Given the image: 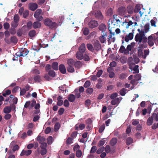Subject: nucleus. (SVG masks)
<instances>
[{
    "label": "nucleus",
    "mask_w": 158,
    "mask_h": 158,
    "mask_svg": "<svg viewBox=\"0 0 158 158\" xmlns=\"http://www.w3.org/2000/svg\"><path fill=\"white\" fill-rule=\"evenodd\" d=\"M107 15L108 16H111L113 14V10L112 8H109L107 11Z\"/></svg>",
    "instance_id": "obj_50"
},
{
    "label": "nucleus",
    "mask_w": 158,
    "mask_h": 158,
    "mask_svg": "<svg viewBox=\"0 0 158 158\" xmlns=\"http://www.w3.org/2000/svg\"><path fill=\"white\" fill-rule=\"evenodd\" d=\"M94 48L97 51H98L101 48V44L98 40H96L93 44Z\"/></svg>",
    "instance_id": "obj_10"
},
{
    "label": "nucleus",
    "mask_w": 158,
    "mask_h": 158,
    "mask_svg": "<svg viewBox=\"0 0 158 158\" xmlns=\"http://www.w3.org/2000/svg\"><path fill=\"white\" fill-rule=\"evenodd\" d=\"M96 146H93L91 148L90 152V153H94L96 152Z\"/></svg>",
    "instance_id": "obj_55"
},
{
    "label": "nucleus",
    "mask_w": 158,
    "mask_h": 158,
    "mask_svg": "<svg viewBox=\"0 0 158 158\" xmlns=\"http://www.w3.org/2000/svg\"><path fill=\"white\" fill-rule=\"evenodd\" d=\"M86 47L87 49L89 51L93 52L94 50V48L93 45L89 43L87 44H86Z\"/></svg>",
    "instance_id": "obj_31"
},
{
    "label": "nucleus",
    "mask_w": 158,
    "mask_h": 158,
    "mask_svg": "<svg viewBox=\"0 0 158 158\" xmlns=\"http://www.w3.org/2000/svg\"><path fill=\"white\" fill-rule=\"evenodd\" d=\"M126 48H125L124 46L123 45H122L120 47L119 49V52L121 53H123L124 54L127 55V53L125 52Z\"/></svg>",
    "instance_id": "obj_29"
},
{
    "label": "nucleus",
    "mask_w": 158,
    "mask_h": 158,
    "mask_svg": "<svg viewBox=\"0 0 158 158\" xmlns=\"http://www.w3.org/2000/svg\"><path fill=\"white\" fill-rule=\"evenodd\" d=\"M137 31L139 33H137L135 36V40L139 44V48H147L148 47L147 38L145 36L144 31H141L139 29H138Z\"/></svg>",
    "instance_id": "obj_1"
},
{
    "label": "nucleus",
    "mask_w": 158,
    "mask_h": 158,
    "mask_svg": "<svg viewBox=\"0 0 158 158\" xmlns=\"http://www.w3.org/2000/svg\"><path fill=\"white\" fill-rule=\"evenodd\" d=\"M32 48L33 50L37 52H38L40 50V49L39 46H36L35 45L32 46Z\"/></svg>",
    "instance_id": "obj_61"
},
{
    "label": "nucleus",
    "mask_w": 158,
    "mask_h": 158,
    "mask_svg": "<svg viewBox=\"0 0 158 158\" xmlns=\"http://www.w3.org/2000/svg\"><path fill=\"white\" fill-rule=\"evenodd\" d=\"M153 118L152 116L148 118L147 122V125L148 126H150L152 124L153 121Z\"/></svg>",
    "instance_id": "obj_27"
},
{
    "label": "nucleus",
    "mask_w": 158,
    "mask_h": 158,
    "mask_svg": "<svg viewBox=\"0 0 158 158\" xmlns=\"http://www.w3.org/2000/svg\"><path fill=\"white\" fill-rule=\"evenodd\" d=\"M19 18L18 14L15 15L14 17V21L18 23L19 21Z\"/></svg>",
    "instance_id": "obj_49"
},
{
    "label": "nucleus",
    "mask_w": 158,
    "mask_h": 158,
    "mask_svg": "<svg viewBox=\"0 0 158 158\" xmlns=\"http://www.w3.org/2000/svg\"><path fill=\"white\" fill-rule=\"evenodd\" d=\"M126 91L127 89L124 88H123L120 91V95L122 96L125 95L126 94Z\"/></svg>",
    "instance_id": "obj_44"
},
{
    "label": "nucleus",
    "mask_w": 158,
    "mask_h": 158,
    "mask_svg": "<svg viewBox=\"0 0 158 158\" xmlns=\"http://www.w3.org/2000/svg\"><path fill=\"white\" fill-rule=\"evenodd\" d=\"M105 143V140L104 139H102L100 140L98 143V147L103 146Z\"/></svg>",
    "instance_id": "obj_46"
},
{
    "label": "nucleus",
    "mask_w": 158,
    "mask_h": 158,
    "mask_svg": "<svg viewBox=\"0 0 158 158\" xmlns=\"http://www.w3.org/2000/svg\"><path fill=\"white\" fill-rule=\"evenodd\" d=\"M40 148L41 149H46V148L47 146V144L46 143L44 142L40 143Z\"/></svg>",
    "instance_id": "obj_60"
},
{
    "label": "nucleus",
    "mask_w": 158,
    "mask_h": 158,
    "mask_svg": "<svg viewBox=\"0 0 158 158\" xmlns=\"http://www.w3.org/2000/svg\"><path fill=\"white\" fill-rule=\"evenodd\" d=\"M89 27L90 28H93L97 27L98 25L97 21L92 20L89 23Z\"/></svg>",
    "instance_id": "obj_8"
},
{
    "label": "nucleus",
    "mask_w": 158,
    "mask_h": 158,
    "mask_svg": "<svg viewBox=\"0 0 158 158\" xmlns=\"http://www.w3.org/2000/svg\"><path fill=\"white\" fill-rule=\"evenodd\" d=\"M40 21H37L33 23V27L34 29L40 28L41 26V24Z\"/></svg>",
    "instance_id": "obj_17"
},
{
    "label": "nucleus",
    "mask_w": 158,
    "mask_h": 158,
    "mask_svg": "<svg viewBox=\"0 0 158 158\" xmlns=\"http://www.w3.org/2000/svg\"><path fill=\"white\" fill-rule=\"evenodd\" d=\"M44 24L47 26L51 28H56L57 27V23L48 18H46L44 20Z\"/></svg>",
    "instance_id": "obj_3"
},
{
    "label": "nucleus",
    "mask_w": 158,
    "mask_h": 158,
    "mask_svg": "<svg viewBox=\"0 0 158 158\" xmlns=\"http://www.w3.org/2000/svg\"><path fill=\"white\" fill-rule=\"evenodd\" d=\"M117 139L115 138H112L110 141V144L111 146H114L116 145L117 143Z\"/></svg>",
    "instance_id": "obj_26"
},
{
    "label": "nucleus",
    "mask_w": 158,
    "mask_h": 158,
    "mask_svg": "<svg viewBox=\"0 0 158 158\" xmlns=\"http://www.w3.org/2000/svg\"><path fill=\"white\" fill-rule=\"evenodd\" d=\"M153 118H154L156 121H158V113L157 114L154 113L152 115Z\"/></svg>",
    "instance_id": "obj_64"
},
{
    "label": "nucleus",
    "mask_w": 158,
    "mask_h": 158,
    "mask_svg": "<svg viewBox=\"0 0 158 158\" xmlns=\"http://www.w3.org/2000/svg\"><path fill=\"white\" fill-rule=\"evenodd\" d=\"M148 40V41H147V42H148V45L150 47L152 46L154 44L153 36L152 35L149 36L147 39Z\"/></svg>",
    "instance_id": "obj_12"
},
{
    "label": "nucleus",
    "mask_w": 158,
    "mask_h": 158,
    "mask_svg": "<svg viewBox=\"0 0 158 158\" xmlns=\"http://www.w3.org/2000/svg\"><path fill=\"white\" fill-rule=\"evenodd\" d=\"M10 33L12 35H14L16 32V30L15 28H11L10 29Z\"/></svg>",
    "instance_id": "obj_63"
},
{
    "label": "nucleus",
    "mask_w": 158,
    "mask_h": 158,
    "mask_svg": "<svg viewBox=\"0 0 158 158\" xmlns=\"http://www.w3.org/2000/svg\"><path fill=\"white\" fill-rule=\"evenodd\" d=\"M60 127V124L59 123H56L54 126V130L55 131H56L59 129Z\"/></svg>",
    "instance_id": "obj_42"
},
{
    "label": "nucleus",
    "mask_w": 158,
    "mask_h": 158,
    "mask_svg": "<svg viewBox=\"0 0 158 158\" xmlns=\"http://www.w3.org/2000/svg\"><path fill=\"white\" fill-rule=\"evenodd\" d=\"M105 36H106V35H103V34L99 38V40L102 43H104L106 41Z\"/></svg>",
    "instance_id": "obj_35"
},
{
    "label": "nucleus",
    "mask_w": 158,
    "mask_h": 158,
    "mask_svg": "<svg viewBox=\"0 0 158 158\" xmlns=\"http://www.w3.org/2000/svg\"><path fill=\"white\" fill-rule=\"evenodd\" d=\"M59 69L62 74H65L66 72V68L63 64H60L59 66Z\"/></svg>",
    "instance_id": "obj_15"
},
{
    "label": "nucleus",
    "mask_w": 158,
    "mask_h": 158,
    "mask_svg": "<svg viewBox=\"0 0 158 158\" xmlns=\"http://www.w3.org/2000/svg\"><path fill=\"white\" fill-rule=\"evenodd\" d=\"M118 11L119 15H124L125 17H127L125 16V15L127 13V11L125 7L123 6L120 7L118 8Z\"/></svg>",
    "instance_id": "obj_6"
},
{
    "label": "nucleus",
    "mask_w": 158,
    "mask_h": 158,
    "mask_svg": "<svg viewBox=\"0 0 158 158\" xmlns=\"http://www.w3.org/2000/svg\"><path fill=\"white\" fill-rule=\"evenodd\" d=\"M29 52V51H27V49L26 48H21L19 50V52H18L16 53V55L17 56L16 57V59H15L13 58V60H18V57L19 56H24L28 54Z\"/></svg>",
    "instance_id": "obj_2"
},
{
    "label": "nucleus",
    "mask_w": 158,
    "mask_h": 158,
    "mask_svg": "<svg viewBox=\"0 0 158 158\" xmlns=\"http://www.w3.org/2000/svg\"><path fill=\"white\" fill-rule=\"evenodd\" d=\"M28 6L29 9L32 11L35 10L38 7L37 4L35 3H30Z\"/></svg>",
    "instance_id": "obj_11"
},
{
    "label": "nucleus",
    "mask_w": 158,
    "mask_h": 158,
    "mask_svg": "<svg viewBox=\"0 0 158 158\" xmlns=\"http://www.w3.org/2000/svg\"><path fill=\"white\" fill-rule=\"evenodd\" d=\"M36 140L40 144L44 142L45 139L44 137L41 136V135H39L36 138Z\"/></svg>",
    "instance_id": "obj_19"
},
{
    "label": "nucleus",
    "mask_w": 158,
    "mask_h": 158,
    "mask_svg": "<svg viewBox=\"0 0 158 158\" xmlns=\"http://www.w3.org/2000/svg\"><path fill=\"white\" fill-rule=\"evenodd\" d=\"M140 7L139 5H136L135 6V8L134 9V12L135 13H138L140 10Z\"/></svg>",
    "instance_id": "obj_56"
},
{
    "label": "nucleus",
    "mask_w": 158,
    "mask_h": 158,
    "mask_svg": "<svg viewBox=\"0 0 158 158\" xmlns=\"http://www.w3.org/2000/svg\"><path fill=\"white\" fill-rule=\"evenodd\" d=\"M48 74L49 76L53 77H55L56 75V73L55 72L52 70H49L48 72Z\"/></svg>",
    "instance_id": "obj_39"
},
{
    "label": "nucleus",
    "mask_w": 158,
    "mask_h": 158,
    "mask_svg": "<svg viewBox=\"0 0 158 158\" xmlns=\"http://www.w3.org/2000/svg\"><path fill=\"white\" fill-rule=\"evenodd\" d=\"M36 31L34 30H32L30 31L28 33L29 36L31 37H34L35 35Z\"/></svg>",
    "instance_id": "obj_37"
},
{
    "label": "nucleus",
    "mask_w": 158,
    "mask_h": 158,
    "mask_svg": "<svg viewBox=\"0 0 158 158\" xmlns=\"http://www.w3.org/2000/svg\"><path fill=\"white\" fill-rule=\"evenodd\" d=\"M34 79L36 83H40L42 81L41 76L39 75L35 76L34 77Z\"/></svg>",
    "instance_id": "obj_22"
},
{
    "label": "nucleus",
    "mask_w": 158,
    "mask_h": 158,
    "mask_svg": "<svg viewBox=\"0 0 158 158\" xmlns=\"http://www.w3.org/2000/svg\"><path fill=\"white\" fill-rule=\"evenodd\" d=\"M42 12L41 9H38L36 10L34 14V16L36 20L41 21L43 19V16L41 15Z\"/></svg>",
    "instance_id": "obj_5"
},
{
    "label": "nucleus",
    "mask_w": 158,
    "mask_h": 158,
    "mask_svg": "<svg viewBox=\"0 0 158 158\" xmlns=\"http://www.w3.org/2000/svg\"><path fill=\"white\" fill-rule=\"evenodd\" d=\"M27 25L28 29H31L32 28L33 24L31 21H29L27 23Z\"/></svg>",
    "instance_id": "obj_58"
},
{
    "label": "nucleus",
    "mask_w": 158,
    "mask_h": 158,
    "mask_svg": "<svg viewBox=\"0 0 158 158\" xmlns=\"http://www.w3.org/2000/svg\"><path fill=\"white\" fill-rule=\"evenodd\" d=\"M105 150V147H102L99 148L97 151L96 152L98 154H100L102 153Z\"/></svg>",
    "instance_id": "obj_43"
},
{
    "label": "nucleus",
    "mask_w": 158,
    "mask_h": 158,
    "mask_svg": "<svg viewBox=\"0 0 158 158\" xmlns=\"http://www.w3.org/2000/svg\"><path fill=\"white\" fill-rule=\"evenodd\" d=\"M74 65L75 68L79 69L82 66V63L79 61H77L75 62L74 61Z\"/></svg>",
    "instance_id": "obj_25"
},
{
    "label": "nucleus",
    "mask_w": 158,
    "mask_h": 158,
    "mask_svg": "<svg viewBox=\"0 0 158 158\" xmlns=\"http://www.w3.org/2000/svg\"><path fill=\"white\" fill-rule=\"evenodd\" d=\"M18 25V22L12 21L11 23V26L13 28L16 27Z\"/></svg>",
    "instance_id": "obj_53"
},
{
    "label": "nucleus",
    "mask_w": 158,
    "mask_h": 158,
    "mask_svg": "<svg viewBox=\"0 0 158 158\" xmlns=\"http://www.w3.org/2000/svg\"><path fill=\"white\" fill-rule=\"evenodd\" d=\"M90 82L89 81H86L85 83L84 86L85 88H87L90 86Z\"/></svg>",
    "instance_id": "obj_62"
},
{
    "label": "nucleus",
    "mask_w": 158,
    "mask_h": 158,
    "mask_svg": "<svg viewBox=\"0 0 158 158\" xmlns=\"http://www.w3.org/2000/svg\"><path fill=\"white\" fill-rule=\"evenodd\" d=\"M98 28L99 30L101 31L102 33H103V35H106V34L107 28L104 24H101L99 26Z\"/></svg>",
    "instance_id": "obj_7"
},
{
    "label": "nucleus",
    "mask_w": 158,
    "mask_h": 158,
    "mask_svg": "<svg viewBox=\"0 0 158 158\" xmlns=\"http://www.w3.org/2000/svg\"><path fill=\"white\" fill-rule=\"evenodd\" d=\"M74 63V61L72 59H70L68 60V66L67 67V69L68 72L71 73L74 72L75 70L73 67Z\"/></svg>",
    "instance_id": "obj_4"
},
{
    "label": "nucleus",
    "mask_w": 158,
    "mask_h": 158,
    "mask_svg": "<svg viewBox=\"0 0 158 158\" xmlns=\"http://www.w3.org/2000/svg\"><path fill=\"white\" fill-rule=\"evenodd\" d=\"M11 111V108L10 106H6L3 110V112L4 113L8 114L10 113Z\"/></svg>",
    "instance_id": "obj_33"
},
{
    "label": "nucleus",
    "mask_w": 158,
    "mask_h": 158,
    "mask_svg": "<svg viewBox=\"0 0 158 158\" xmlns=\"http://www.w3.org/2000/svg\"><path fill=\"white\" fill-rule=\"evenodd\" d=\"M86 123L88 125V127H89V125H91L92 121L90 118H89L86 120Z\"/></svg>",
    "instance_id": "obj_54"
},
{
    "label": "nucleus",
    "mask_w": 158,
    "mask_h": 158,
    "mask_svg": "<svg viewBox=\"0 0 158 158\" xmlns=\"http://www.w3.org/2000/svg\"><path fill=\"white\" fill-rule=\"evenodd\" d=\"M73 139L71 137H68L66 139V143L67 145H69L73 143Z\"/></svg>",
    "instance_id": "obj_36"
},
{
    "label": "nucleus",
    "mask_w": 158,
    "mask_h": 158,
    "mask_svg": "<svg viewBox=\"0 0 158 158\" xmlns=\"http://www.w3.org/2000/svg\"><path fill=\"white\" fill-rule=\"evenodd\" d=\"M112 99L111 102V104L112 105H115L119 103V99L118 98H116Z\"/></svg>",
    "instance_id": "obj_24"
},
{
    "label": "nucleus",
    "mask_w": 158,
    "mask_h": 158,
    "mask_svg": "<svg viewBox=\"0 0 158 158\" xmlns=\"http://www.w3.org/2000/svg\"><path fill=\"white\" fill-rule=\"evenodd\" d=\"M127 77V76L126 73H122L120 75L119 78L121 80H123L125 79Z\"/></svg>",
    "instance_id": "obj_45"
},
{
    "label": "nucleus",
    "mask_w": 158,
    "mask_h": 158,
    "mask_svg": "<svg viewBox=\"0 0 158 158\" xmlns=\"http://www.w3.org/2000/svg\"><path fill=\"white\" fill-rule=\"evenodd\" d=\"M53 138L52 136H50L47 139V143L49 145L51 144L52 142Z\"/></svg>",
    "instance_id": "obj_52"
},
{
    "label": "nucleus",
    "mask_w": 158,
    "mask_h": 158,
    "mask_svg": "<svg viewBox=\"0 0 158 158\" xmlns=\"http://www.w3.org/2000/svg\"><path fill=\"white\" fill-rule=\"evenodd\" d=\"M82 154V152L80 150H78L76 151V156L77 157H80L81 156Z\"/></svg>",
    "instance_id": "obj_40"
},
{
    "label": "nucleus",
    "mask_w": 158,
    "mask_h": 158,
    "mask_svg": "<svg viewBox=\"0 0 158 158\" xmlns=\"http://www.w3.org/2000/svg\"><path fill=\"white\" fill-rule=\"evenodd\" d=\"M58 63L57 62H54L52 64V67L54 70H58Z\"/></svg>",
    "instance_id": "obj_28"
},
{
    "label": "nucleus",
    "mask_w": 158,
    "mask_h": 158,
    "mask_svg": "<svg viewBox=\"0 0 158 158\" xmlns=\"http://www.w3.org/2000/svg\"><path fill=\"white\" fill-rule=\"evenodd\" d=\"M95 16L96 18L98 19H102L103 18L102 13L99 11L96 12L95 14Z\"/></svg>",
    "instance_id": "obj_21"
},
{
    "label": "nucleus",
    "mask_w": 158,
    "mask_h": 158,
    "mask_svg": "<svg viewBox=\"0 0 158 158\" xmlns=\"http://www.w3.org/2000/svg\"><path fill=\"white\" fill-rule=\"evenodd\" d=\"M133 38V33H130L127 35H126L125 38V40L126 42H128L130 40H131Z\"/></svg>",
    "instance_id": "obj_14"
},
{
    "label": "nucleus",
    "mask_w": 158,
    "mask_h": 158,
    "mask_svg": "<svg viewBox=\"0 0 158 158\" xmlns=\"http://www.w3.org/2000/svg\"><path fill=\"white\" fill-rule=\"evenodd\" d=\"M133 142V139L131 137H128L126 139V143L127 145L131 144Z\"/></svg>",
    "instance_id": "obj_34"
},
{
    "label": "nucleus",
    "mask_w": 158,
    "mask_h": 158,
    "mask_svg": "<svg viewBox=\"0 0 158 158\" xmlns=\"http://www.w3.org/2000/svg\"><path fill=\"white\" fill-rule=\"evenodd\" d=\"M68 99L70 102H74L75 100V96L73 94H70L68 95Z\"/></svg>",
    "instance_id": "obj_23"
},
{
    "label": "nucleus",
    "mask_w": 158,
    "mask_h": 158,
    "mask_svg": "<svg viewBox=\"0 0 158 158\" xmlns=\"http://www.w3.org/2000/svg\"><path fill=\"white\" fill-rule=\"evenodd\" d=\"M86 50L85 44L84 43H82L80 45L78 48V51L79 52L84 53Z\"/></svg>",
    "instance_id": "obj_16"
},
{
    "label": "nucleus",
    "mask_w": 158,
    "mask_h": 158,
    "mask_svg": "<svg viewBox=\"0 0 158 158\" xmlns=\"http://www.w3.org/2000/svg\"><path fill=\"white\" fill-rule=\"evenodd\" d=\"M3 27L4 29L7 30L9 28L10 26L8 23L6 22L4 23Z\"/></svg>",
    "instance_id": "obj_47"
},
{
    "label": "nucleus",
    "mask_w": 158,
    "mask_h": 158,
    "mask_svg": "<svg viewBox=\"0 0 158 158\" xmlns=\"http://www.w3.org/2000/svg\"><path fill=\"white\" fill-rule=\"evenodd\" d=\"M10 43L15 44L18 42V39L17 37L15 36H12L10 37Z\"/></svg>",
    "instance_id": "obj_32"
},
{
    "label": "nucleus",
    "mask_w": 158,
    "mask_h": 158,
    "mask_svg": "<svg viewBox=\"0 0 158 158\" xmlns=\"http://www.w3.org/2000/svg\"><path fill=\"white\" fill-rule=\"evenodd\" d=\"M127 12L129 14H132L134 11V7L133 6L129 5L127 7Z\"/></svg>",
    "instance_id": "obj_18"
},
{
    "label": "nucleus",
    "mask_w": 158,
    "mask_h": 158,
    "mask_svg": "<svg viewBox=\"0 0 158 158\" xmlns=\"http://www.w3.org/2000/svg\"><path fill=\"white\" fill-rule=\"evenodd\" d=\"M135 45V43L134 42H132L130 44L127 45V48H126V50L125 52L127 53V54L129 53V52L131 51L132 49L134 47Z\"/></svg>",
    "instance_id": "obj_9"
},
{
    "label": "nucleus",
    "mask_w": 158,
    "mask_h": 158,
    "mask_svg": "<svg viewBox=\"0 0 158 158\" xmlns=\"http://www.w3.org/2000/svg\"><path fill=\"white\" fill-rule=\"evenodd\" d=\"M105 125L104 123L99 128V132L100 133H102L103 131H104L105 129Z\"/></svg>",
    "instance_id": "obj_41"
},
{
    "label": "nucleus",
    "mask_w": 158,
    "mask_h": 158,
    "mask_svg": "<svg viewBox=\"0 0 158 158\" xmlns=\"http://www.w3.org/2000/svg\"><path fill=\"white\" fill-rule=\"evenodd\" d=\"M83 53L78 51L76 54V57L79 60H81L83 59Z\"/></svg>",
    "instance_id": "obj_20"
},
{
    "label": "nucleus",
    "mask_w": 158,
    "mask_h": 158,
    "mask_svg": "<svg viewBox=\"0 0 158 158\" xmlns=\"http://www.w3.org/2000/svg\"><path fill=\"white\" fill-rule=\"evenodd\" d=\"M144 31H143L144 34L147 33L148 32L149 29V23L146 24L144 27Z\"/></svg>",
    "instance_id": "obj_38"
},
{
    "label": "nucleus",
    "mask_w": 158,
    "mask_h": 158,
    "mask_svg": "<svg viewBox=\"0 0 158 158\" xmlns=\"http://www.w3.org/2000/svg\"><path fill=\"white\" fill-rule=\"evenodd\" d=\"M47 152V150L46 149H41L40 151V154L41 155L44 156L45 155Z\"/></svg>",
    "instance_id": "obj_59"
},
{
    "label": "nucleus",
    "mask_w": 158,
    "mask_h": 158,
    "mask_svg": "<svg viewBox=\"0 0 158 158\" xmlns=\"http://www.w3.org/2000/svg\"><path fill=\"white\" fill-rule=\"evenodd\" d=\"M91 104V101L89 99H87L85 101V105L87 107H89Z\"/></svg>",
    "instance_id": "obj_57"
},
{
    "label": "nucleus",
    "mask_w": 158,
    "mask_h": 158,
    "mask_svg": "<svg viewBox=\"0 0 158 158\" xmlns=\"http://www.w3.org/2000/svg\"><path fill=\"white\" fill-rule=\"evenodd\" d=\"M32 153V150H23L20 154V156H28L30 155Z\"/></svg>",
    "instance_id": "obj_13"
},
{
    "label": "nucleus",
    "mask_w": 158,
    "mask_h": 158,
    "mask_svg": "<svg viewBox=\"0 0 158 158\" xmlns=\"http://www.w3.org/2000/svg\"><path fill=\"white\" fill-rule=\"evenodd\" d=\"M107 153H113L114 152H112L111 151L110 147V146L108 145H107L106 146L105 148V150H104Z\"/></svg>",
    "instance_id": "obj_30"
},
{
    "label": "nucleus",
    "mask_w": 158,
    "mask_h": 158,
    "mask_svg": "<svg viewBox=\"0 0 158 158\" xmlns=\"http://www.w3.org/2000/svg\"><path fill=\"white\" fill-rule=\"evenodd\" d=\"M93 91V89L91 88H88L86 90V93L88 94H91Z\"/></svg>",
    "instance_id": "obj_48"
},
{
    "label": "nucleus",
    "mask_w": 158,
    "mask_h": 158,
    "mask_svg": "<svg viewBox=\"0 0 158 158\" xmlns=\"http://www.w3.org/2000/svg\"><path fill=\"white\" fill-rule=\"evenodd\" d=\"M89 33V30L88 28H85L83 29V34L85 35H87Z\"/></svg>",
    "instance_id": "obj_51"
}]
</instances>
